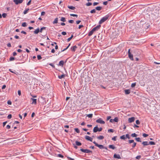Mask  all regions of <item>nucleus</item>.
Here are the masks:
<instances>
[{"instance_id":"nucleus-59","label":"nucleus","mask_w":160,"mask_h":160,"mask_svg":"<svg viewBox=\"0 0 160 160\" xmlns=\"http://www.w3.org/2000/svg\"><path fill=\"white\" fill-rule=\"evenodd\" d=\"M18 94L19 96H20L21 95V92L20 90H18Z\"/></svg>"},{"instance_id":"nucleus-34","label":"nucleus","mask_w":160,"mask_h":160,"mask_svg":"<svg viewBox=\"0 0 160 160\" xmlns=\"http://www.w3.org/2000/svg\"><path fill=\"white\" fill-rule=\"evenodd\" d=\"M15 58L12 57H11L9 58V61H12L14 60H15Z\"/></svg>"},{"instance_id":"nucleus-6","label":"nucleus","mask_w":160,"mask_h":160,"mask_svg":"<svg viewBox=\"0 0 160 160\" xmlns=\"http://www.w3.org/2000/svg\"><path fill=\"white\" fill-rule=\"evenodd\" d=\"M96 122L97 123H99L101 124H104L105 123V122L102 120L101 118H99L98 119H97L96 121Z\"/></svg>"},{"instance_id":"nucleus-53","label":"nucleus","mask_w":160,"mask_h":160,"mask_svg":"<svg viewBox=\"0 0 160 160\" xmlns=\"http://www.w3.org/2000/svg\"><path fill=\"white\" fill-rule=\"evenodd\" d=\"M117 137V136H114V137H113V138H112V140L114 141H116V138Z\"/></svg>"},{"instance_id":"nucleus-50","label":"nucleus","mask_w":160,"mask_h":160,"mask_svg":"<svg viewBox=\"0 0 160 160\" xmlns=\"http://www.w3.org/2000/svg\"><path fill=\"white\" fill-rule=\"evenodd\" d=\"M7 16V14L6 13H3L2 14V16L3 18H5Z\"/></svg>"},{"instance_id":"nucleus-7","label":"nucleus","mask_w":160,"mask_h":160,"mask_svg":"<svg viewBox=\"0 0 160 160\" xmlns=\"http://www.w3.org/2000/svg\"><path fill=\"white\" fill-rule=\"evenodd\" d=\"M24 0H13L14 2L16 5L21 3Z\"/></svg>"},{"instance_id":"nucleus-45","label":"nucleus","mask_w":160,"mask_h":160,"mask_svg":"<svg viewBox=\"0 0 160 160\" xmlns=\"http://www.w3.org/2000/svg\"><path fill=\"white\" fill-rule=\"evenodd\" d=\"M136 143L134 142H133V144L132 145V147L133 148H134L136 146Z\"/></svg>"},{"instance_id":"nucleus-27","label":"nucleus","mask_w":160,"mask_h":160,"mask_svg":"<svg viewBox=\"0 0 160 160\" xmlns=\"http://www.w3.org/2000/svg\"><path fill=\"white\" fill-rule=\"evenodd\" d=\"M135 139L137 142H142L140 138H135Z\"/></svg>"},{"instance_id":"nucleus-21","label":"nucleus","mask_w":160,"mask_h":160,"mask_svg":"<svg viewBox=\"0 0 160 160\" xmlns=\"http://www.w3.org/2000/svg\"><path fill=\"white\" fill-rule=\"evenodd\" d=\"M75 143L76 145L78 146H80L82 145V143L81 142H79L77 141H76Z\"/></svg>"},{"instance_id":"nucleus-10","label":"nucleus","mask_w":160,"mask_h":160,"mask_svg":"<svg viewBox=\"0 0 160 160\" xmlns=\"http://www.w3.org/2000/svg\"><path fill=\"white\" fill-rule=\"evenodd\" d=\"M77 48V47L76 45H75L73 47H72L71 48V50L72 52H74L76 51V50Z\"/></svg>"},{"instance_id":"nucleus-24","label":"nucleus","mask_w":160,"mask_h":160,"mask_svg":"<svg viewBox=\"0 0 160 160\" xmlns=\"http://www.w3.org/2000/svg\"><path fill=\"white\" fill-rule=\"evenodd\" d=\"M65 76V74H62L61 75L58 76V78L59 79H62V78H64Z\"/></svg>"},{"instance_id":"nucleus-30","label":"nucleus","mask_w":160,"mask_h":160,"mask_svg":"<svg viewBox=\"0 0 160 160\" xmlns=\"http://www.w3.org/2000/svg\"><path fill=\"white\" fill-rule=\"evenodd\" d=\"M120 138L121 139L125 140L126 138L125 136V135H123L120 137Z\"/></svg>"},{"instance_id":"nucleus-12","label":"nucleus","mask_w":160,"mask_h":160,"mask_svg":"<svg viewBox=\"0 0 160 160\" xmlns=\"http://www.w3.org/2000/svg\"><path fill=\"white\" fill-rule=\"evenodd\" d=\"M98 127L97 126H96L93 129V132H96L98 131H99L98 130Z\"/></svg>"},{"instance_id":"nucleus-40","label":"nucleus","mask_w":160,"mask_h":160,"mask_svg":"<svg viewBox=\"0 0 160 160\" xmlns=\"http://www.w3.org/2000/svg\"><path fill=\"white\" fill-rule=\"evenodd\" d=\"M57 156L58 157H59L62 158L64 157V156L62 155V154H58L57 155Z\"/></svg>"},{"instance_id":"nucleus-31","label":"nucleus","mask_w":160,"mask_h":160,"mask_svg":"<svg viewBox=\"0 0 160 160\" xmlns=\"http://www.w3.org/2000/svg\"><path fill=\"white\" fill-rule=\"evenodd\" d=\"M131 136L132 137H137L138 136V135L136 134L135 133H132L131 135Z\"/></svg>"},{"instance_id":"nucleus-37","label":"nucleus","mask_w":160,"mask_h":160,"mask_svg":"<svg viewBox=\"0 0 160 160\" xmlns=\"http://www.w3.org/2000/svg\"><path fill=\"white\" fill-rule=\"evenodd\" d=\"M113 122H118V119L117 117H115L114 119H113Z\"/></svg>"},{"instance_id":"nucleus-11","label":"nucleus","mask_w":160,"mask_h":160,"mask_svg":"<svg viewBox=\"0 0 160 160\" xmlns=\"http://www.w3.org/2000/svg\"><path fill=\"white\" fill-rule=\"evenodd\" d=\"M113 157L117 159H121V158L119 154H114Z\"/></svg>"},{"instance_id":"nucleus-58","label":"nucleus","mask_w":160,"mask_h":160,"mask_svg":"<svg viewBox=\"0 0 160 160\" xmlns=\"http://www.w3.org/2000/svg\"><path fill=\"white\" fill-rule=\"evenodd\" d=\"M45 12L43 11L41 12V16H44L45 15Z\"/></svg>"},{"instance_id":"nucleus-57","label":"nucleus","mask_w":160,"mask_h":160,"mask_svg":"<svg viewBox=\"0 0 160 160\" xmlns=\"http://www.w3.org/2000/svg\"><path fill=\"white\" fill-rule=\"evenodd\" d=\"M70 45V43H69V45H68V46L66 48H65L64 49V50H66L67 49H68V48L69 47Z\"/></svg>"},{"instance_id":"nucleus-22","label":"nucleus","mask_w":160,"mask_h":160,"mask_svg":"<svg viewBox=\"0 0 160 160\" xmlns=\"http://www.w3.org/2000/svg\"><path fill=\"white\" fill-rule=\"evenodd\" d=\"M109 148L112 149H114L115 148V147L113 145H109Z\"/></svg>"},{"instance_id":"nucleus-52","label":"nucleus","mask_w":160,"mask_h":160,"mask_svg":"<svg viewBox=\"0 0 160 160\" xmlns=\"http://www.w3.org/2000/svg\"><path fill=\"white\" fill-rule=\"evenodd\" d=\"M70 15L71 16H73V17H78V15L77 14H70Z\"/></svg>"},{"instance_id":"nucleus-16","label":"nucleus","mask_w":160,"mask_h":160,"mask_svg":"<svg viewBox=\"0 0 160 160\" xmlns=\"http://www.w3.org/2000/svg\"><path fill=\"white\" fill-rule=\"evenodd\" d=\"M9 71L17 75L18 74V72L16 71L15 70L12 71L11 69H9Z\"/></svg>"},{"instance_id":"nucleus-8","label":"nucleus","mask_w":160,"mask_h":160,"mask_svg":"<svg viewBox=\"0 0 160 160\" xmlns=\"http://www.w3.org/2000/svg\"><path fill=\"white\" fill-rule=\"evenodd\" d=\"M135 118L134 117H132L129 118L128 119V122L129 123H131L134 121Z\"/></svg>"},{"instance_id":"nucleus-62","label":"nucleus","mask_w":160,"mask_h":160,"mask_svg":"<svg viewBox=\"0 0 160 160\" xmlns=\"http://www.w3.org/2000/svg\"><path fill=\"white\" fill-rule=\"evenodd\" d=\"M31 0H29L28 2L27 3V5H29L30 4V3H31Z\"/></svg>"},{"instance_id":"nucleus-55","label":"nucleus","mask_w":160,"mask_h":160,"mask_svg":"<svg viewBox=\"0 0 160 160\" xmlns=\"http://www.w3.org/2000/svg\"><path fill=\"white\" fill-rule=\"evenodd\" d=\"M69 23H73L74 22V21L72 20H70L68 21Z\"/></svg>"},{"instance_id":"nucleus-36","label":"nucleus","mask_w":160,"mask_h":160,"mask_svg":"<svg viewBox=\"0 0 160 160\" xmlns=\"http://www.w3.org/2000/svg\"><path fill=\"white\" fill-rule=\"evenodd\" d=\"M73 37V35H71V36L70 37L68 38V39H67V41L68 42H69V41Z\"/></svg>"},{"instance_id":"nucleus-47","label":"nucleus","mask_w":160,"mask_h":160,"mask_svg":"<svg viewBox=\"0 0 160 160\" xmlns=\"http://www.w3.org/2000/svg\"><path fill=\"white\" fill-rule=\"evenodd\" d=\"M134 142V141L133 140H128V142L129 143H133Z\"/></svg>"},{"instance_id":"nucleus-35","label":"nucleus","mask_w":160,"mask_h":160,"mask_svg":"<svg viewBox=\"0 0 160 160\" xmlns=\"http://www.w3.org/2000/svg\"><path fill=\"white\" fill-rule=\"evenodd\" d=\"M93 114H90L87 115V116L89 118H92V117Z\"/></svg>"},{"instance_id":"nucleus-2","label":"nucleus","mask_w":160,"mask_h":160,"mask_svg":"<svg viewBox=\"0 0 160 160\" xmlns=\"http://www.w3.org/2000/svg\"><path fill=\"white\" fill-rule=\"evenodd\" d=\"M101 26L99 25L97 26L96 27L94 28L88 34V36H91L93 33L96 31L98 30L100 28Z\"/></svg>"},{"instance_id":"nucleus-51","label":"nucleus","mask_w":160,"mask_h":160,"mask_svg":"<svg viewBox=\"0 0 160 160\" xmlns=\"http://www.w3.org/2000/svg\"><path fill=\"white\" fill-rule=\"evenodd\" d=\"M136 123L137 124V125H139L140 124V121L138 120H137L136 121Z\"/></svg>"},{"instance_id":"nucleus-5","label":"nucleus","mask_w":160,"mask_h":160,"mask_svg":"<svg viewBox=\"0 0 160 160\" xmlns=\"http://www.w3.org/2000/svg\"><path fill=\"white\" fill-rule=\"evenodd\" d=\"M93 143L95 146L98 147L100 149L104 148V146L103 145L98 144L95 141H94Z\"/></svg>"},{"instance_id":"nucleus-13","label":"nucleus","mask_w":160,"mask_h":160,"mask_svg":"<svg viewBox=\"0 0 160 160\" xmlns=\"http://www.w3.org/2000/svg\"><path fill=\"white\" fill-rule=\"evenodd\" d=\"M31 100L32 101V104H36L37 103V99L33 98H31Z\"/></svg>"},{"instance_id":"nucleus-61","label":"nucleus","mask_w":160,"mask_h":160,"mask_svg":"<svg viewBox=\"0 0 160 160\" xmlns=\"http://www.w3.org/2000/svg\"><path fill=\"white\" fill-rule=\"evenodd\" d=\"M7 46L8 47H11V44L10 43H8L7 44Z\"/></svg>"},{"instance_id":"nucleus-54","label":"nucleus","mask_w":160,"mask_h":160,"mask_svg":"<svg viewBox=\"0 0 160 160\" xmlns=\"http://www.w3.org/2000/svg\"><path fill=\"white\" fill-rule=\"evenodd\" d=\"M141 158V156L140 155H139V156H137L136 158L137 159H140V158Z\"/></svg>"},{"instance_id":"nucleus-28","label":"nucleus","mask_w":160,"mask_h":160,"mask_svg":"<svg viewBox=\"0 0 160 160\" xmlns=\"http://www.w3.org/2000/svg\"><path fill=\"white\" fill-rule=\"evenodd\" d=\"M60 20L63 22H65L66 21V19L64 17H62L60 19Z\"/></svg>"},{"instance_id":"nucleus-64","label":"nucleus","mask_w":160,"mask_h":160,"mask_svg":"<svg viewBox=\"0 0 160 160\" xmlns=\"http://www.w3.org/2000/svg\"><path fill=\"white\" fill-rule=\"evenodd\" d=\"M62 34L63 35H65L66 34V32H62Z\"/></svg>"},{"instance_id":"nucleus-20","label":"nucleus","mask_w":160,"mask_h":160,"mask_svg":"<svg viewBox=\"0 0 160 160\" xmlns=\"http://www.w3.org/2000/svg\"><path fill=\"white\" fill-rule=\"evenodd\" d=\"M58 18H55L53 22L52 23L53 24L57 23H58Z\"/></svg>"},{"instance_id":"nucleus-26","label":"nucleus","mask_w":160,"mask_h":160,"mask_svg":"<svg viewBox=\"0 0 160 160\" xmlns=\"http://www.w3.org/2000/svg\"><path fill=\"white\" fill-rule=\"evenodd\" d=\"M95 9L96 10L98 11H100L102 9V8L100 6H98L96 7Z\"/></svg>"},{"instance_id":"nucleus-46","label":"nucleus","mask_w":160,"mask_h":160,"mask_svg":"<svg viewBox=\"0 0 160 160\" xmlns=\"http://www.w3.org/2000/svg\"><path fill=\"white\" fill-rule=\"evenodd\" d=\"M126 138H128V139H130V137L129 135L128 134H126L125 136Z\"/></svg>"},{"instance_id":"nucleus-3","label":"nucleus","mask_w":160,"mask_h":160,"mask_svg":"<svg viewBox=\"0 0 160 160\" xmlns=\"http://www.w3.org/2000/svg\"><path fill=\"white\" fill-rule=\"evenodd\" d=\"M109 16V15L108 14L102 18L101 20L99 21V23L100 24H101L106 21L108 19Z\"/></svg>"},{"instance_id":"nucleus-63","label":"nucleus","mask_w":160,"mask_h":160,"mask_svg":"<svg viewBox=\"0 0 160 160\" xmlns=\"http://www.w3.org/2000/svg\"><path fill=\"white\" fill-rule=\"evenodd\" d=\"M108 1H105V2H103V4L104 5H106L108 4Z\"/></svg>"},{"instance_id":"nucleus-15","label":"nucleus","mask_w":160,"mask_h":160,"mask_svg":"<svg viewBox=\"0 0 160 160\" xmlns=\"http://www.w3.org/2000/svg\"><path fill=\"white\" fill-rule=\"evenodd\" d=\"M125 93L126 94H128L130 92V89H126L124 90Z\"/></svg>"},{"instance_id":"nucleus-60","label":"nucleus","mask_w":160,"mask_h":160,"mask_svg":"<svg viewBox=\"0 0 160 160\" xmlns=\"http://www.w3.org/2000/svg\"><path fill=\"white\" fill-rule=\"evenodd\" d=\"M99 3L98 2H94L93 3V5L94 6H95L97 5H98V4Z\"/></svg>"},{"instance_id":"nucleus-38","label":"nucleus","mask_w":160,"mask_h":160,"mask_svg":"<svg viewBox=\"0 0 160 160\" xmlns=\"http://www.w3.org/2000/svg\"><path fill=\"white\" fill-rule=\"evenodd\" d=\"M74 130L78 133L80 132L78 128H75Z\"/></svg>"},{"instance_id":"nucleus-9","label":"nucleus","mask_w":160,"mask_h":160,"mask_svg":"<svg viewBox=\"0 0 160 160\" xmlns=\"http://www.w3.org/2000/svg\"><path fill=\"white\" fill-rule=\"evenodd\" d=\"M85 138L87 140L90 141L91 142L92 141V138L88 136H86L85 137Z\"/></svg>"},{"instance_id":"nucleus-56","label":"nucleus","mask_w":160,"mask_h":160,"mask_svg":"<svg viewBox=\"0 0 160 160\" xmlns=\"http://www.w3.org/2000/svg\"><path fill=\"white\" fill-rule=\"evenodd\" d=\"M7 103L8 105H10L12 104V102L10 100H8Z\"/></svg>"},{"instance_id":"nucleus-17","label":"nucleus","mask_w":160,"mask_h":160,"mask_svg":"<svg viewBox=\"0 0 160 160\" xmlns=\"http://www.w3.org/2000/svg\"><path fill=\"white\" fill-rule=\"evenodd\" d=\"M40 30L39 28H38L37 29H36L34 31V33L35 34H38Z\"/></svg>"},{"instance_id":"nucleus-29","label":"nucleus","mask_w":160,"mask_h":160,"mask_svg":"<svg viewBox=\"0 0 160 160\" xmlns=\"http://www.w3.org/2000/svg\"><path fill=\"white\" fill-rule=\"evenodd\" d=\"M149 145L150 144L151 145H154L155 144V143L153 141H150L148 142Z\"/></svg>"},{"instance_id":"nucleus-4","label":"nucleus","mask_w":160,"mask_h":160,"mask_svg":"<svg viewBox=\"0 0 160 160\" xmlns=\"http://www.w3.org/2000/svg\"><path fill=\"white\" fill-rule=\"evenodd\" d=\"M80 151H82V152L86 153H92V151L90 150L86 149H84L82 148H81L80 149Z\"/></svg>"},{"instance_id":"nucleus-32","label":"nucleus","mask_w":160,"mask_h":160,"mask_svg":"<svg viewBox=\"0 0 160 160\" xmlns=\"http://www.w3.org/2000/svg\"><path fill=\"white\" fill-rule=\"evenodd\" d=\"M46 27H42V28L40 29V30L39 32H42V31H43V30L45 29H46Z\"/></svg>"},{"instance_id":"nucleus-49","label":"nucleus","mask_w":160,"mask_h":160,"mask_svg":"<svg viewBox=\"0 0 160 160\" xmlns=\"http://www.w3.org/2000/svg\"><path fill=\"white\" fill-rule=\"evenodd\" d=\"M37 58L38 60H39L41 59L42 58V57L40 55H38L37 56Z\"/></svg>"},{"instance_id":"nucleus-23","label":"nucleus","mask_w":160,"mask_h":160,"mask_svg":"<svg viewBox=\"0 0 160 160\" xmlns=\"http://www.w3.org/2000/svg\"><path fill=\"white\" fill-rule=\"evenodd\" d=\"M97 138L99 140H102L104 137L103 136H99L97 137Z\"/></svg>"},{"instance_id":"nucleus-42","label":"nucleus","mask_w":160,"mask_h":160,"mask_svg":"<svg viewBox=\"0 0 160 160\" xmlns=\"http://www.w3.org/2000/svg\"><path fill=\"white\" fill-rule=\"evenodd\" d=\"M148 136V134H146L145 133H144L142 134V136L145 138H146Z\"/></svg>"},{"instance_id":"nucleus-14","label":"nucleus","mask_w":160,"mask_h":160,"mask_svg":"<svg viewBox=\"0 0 160 160\" xmlns=\"http://www.w3.org/2000/svg\"><path fill=\"white\" fill-rule=\"evenodd\" d=\"M64 62L63 60L60 61L58 63V65L61 67H63L64 65Z\"/></svg>"},{"instance_id":"nucleus-33","label":"nucleus","mask_w":160,"mask_h":160,"mask_svg":"<svg viewBox=\"0 0 160 160\" xmlns=\"http://www.w3.org/2000/svg\"><path fill=\"white\" fill-rule=\"evenodd\" d=\"M22 26L23 27H26L27 26V23L25 22H23L22 24Z\"/></svg>"},{"instance_id":"nucleus-19","label":"nucleus","mask_w":160,"mask_h":160,"mask_svg":"<svg viewBox=\"0 0 160 160\" xmlns=\"http://www.w3.org/2000/svg\"><path fill=\"white\" fill-rule=\"evenodd\" d=\"M68 7L69 9L72 10H74L75 9V7L72 6H68Z\"/></svg>"},{"instance_id":"nucleus-43","label":"nucleus","mask_w":160,"mask_h":160,"mask_svg":"<svg viewBox=\"0 0 160 160\" xmlns=\"http://www.w3.org/2000/svg\"><path fill=\"white\" fill-rule=\"evenodd\" d=\"M90 12L91 13H95L96 12V10L95 9H93L91 10Z\"/></svg>"},{"instance_id":"nucleus-44","label":"nucleus","mask_w":160,"mask_h":160,"mask_svg":"<svg viewBox=\"0 0 160 160\" xmlns=\"http://www.w3.org/2000/svg\"><path fill=\"white\" fill-rule=\"evenodd\" d=\"M12 115L11 114H9L7 117V118L8 119H11L12 118Z\"/></svg>"},{"instance_id":"nucleus-25","label":"nucleus","mask_w":160,"mask_h":160,"mask_svg":"<svg viewBox=\"0 0 160 160\" xmlns=\"http://www.w3.org/2000/svg\"><path fill=\"white\" fill-rule=\"evenodd\" d=\"M29 10V8L26 9H25V10L24 11V12H23V14H27Z\"/></svg>"},{"instance_id":"nucleus-39","label":"nucleus","mask_w":160,"mask_h":160,"mask_svg":"<svg viewBox=\"0 0 160 160\" xmlns=\"http://www.w3.org/2000/svg\"><path fill=\"white\" fill-rule=\"evenodd\" d=\"M136 85V82L132 83L131 85V87L132 88H134L135 87Z\"/></svg>"},{"instance_id":"nucleus-48","label":"nucleus","mask_w":160,"mask_h":160,"mask_svg":"<svg viewBox=\"0 0 160 160\" xmlns=\"http://www.w3.org/2000/svg\"><path fill=\"white\" fill-rule=\"evenodd\" d=\"M108 132H114V130L113 129H109L108 130Z\"/></svg>"},{"instance_id":"nucleus-1","label":"nucleus","mask_w":160,"mask_h":160,"mask_svg":"<svg viewBox=\"0 0 160 160\" xmlns=\"http://www.w3.org/2000/svg\"><path fill=\"white\" fill-rule=\"evenodd\" d=\"M138 52V50L137 49L131 48L129 49L128 54L129 59L133 61L134 60L133 54H134V56H138L140 54Z\"/></svg>"},{"instance_id":"nucleus-18","label":"nucleus","mask_w":160,"mask_h":160,"mask_svg":"<svg viewBox=\"0 0 160 160\" xmlns=\"http://www.w3.org/2000/svg\"><path fill=\"white\" fill-rule=\"evenodd\" d=\"M142 144L143 145V146H147L149 145L148 142L147 141H144L142 143Z\"/></svg>"},{"instance_id":"nucleus-41","label":"nucleus","mask_w":160,"mask_h":160,"mask_svg":"<svg viewBox=\"0 0 160 160\" xmlns=\"http://www.w3.org/2000/svg\"><path fill=\"white\" fill-rule=\"evenodd\" d=\"M92 5V3H91V2H88V3H87L86 4V5L87 6H91Z\"/></svg>"}]
</instances>
